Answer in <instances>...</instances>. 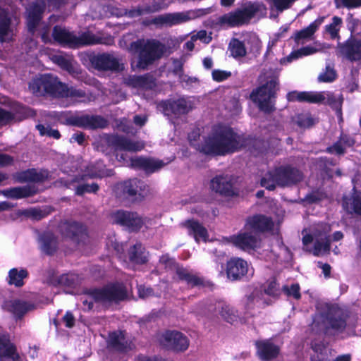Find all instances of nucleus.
Instances as JSON below:
<instances>
[{
	"mask_svg": "<svg viewBox=\"0 0 361 361\" xmlns=\"http://www.w3.org/2000/svg\"><path fill=\"white\" fill-rule=\"evenodd\" d=\"M189 233L192 235L196 241L212 240L209 238V235L205 227H190Z\"/></svg>",
	"mask_w": 361,
	"mask_h": 361,
	"instance_id": "54",
	"label": "nucleus"
},
{
	"mask_svg": "<svg viewBox=\"0 0 361 361\" xmlns=\"http://www.w3.org/2000/svg\"><path fill=\"white\" fill-rule=\"evenodd\" d=\"M245 226H274L272 218L264 214H255L248 216Z\"/></svg>",
	"mask_w": 361,
	"mask_h": 361,
	"instance_id": "41",
	"label": "nucleus"
},
{
	"mask_svg": "<svg viewBox=\"0 0 361 361\" xmlns=\"http://www.w3.org/2000/svg\"><path fill=\"white\" fill-rule=\"evenodd\" d=\"M11 18L8 11L0 6V42L3 43L8 39L12 33Z\"/></svg>",
	"mask_w": 361,
	"mask_h": 361,
	"instance_id": "35",
	"label": "nucleus"
},
{
	"mask_svg": "<svg viewBox=\"0 0 361 361\" xmlns=\"http://www.w3.org/2000/svg\"><path fill=\"white\" fill-rule=\"evenodd\" d=\"M176 274L179 280L185 281L191 287L200 286L203 283V279L197 274L183 267H177Z\"/></svg>",
	"mask_w": 361,
	"mask_h": 361,
	"instance_id": "37",
	"label": "nucleus"
},
{
	"mask_svg": "<svg viewBox=\"0 0 361 361\" xmlns=\"http://www.w3.org/2000/svg\"><path fill=\"white\" fill-rule=\"evenodd\" d=\"M4 307L18 318H21L27 312L35 309L34 303L21 300L7 301L5 302Z\"/></svg>",
	"mask_w": 361,
	"mask_h": 361,
	"instance_id": "26",
	"label": "nucleus"
},
{
	"mask_svg": "<svg viewBox=\"0 0 361 361\" xmlns=\"http://www.w3.org/2000/svg\"><path fill=\"white\" fill-rule=\"evenodd\" d=\"M14 115V119L21 121L27 119L30 117H35L36 116V111L29 106L23 105L21 104H17L13 107Z\"/></svg>",
	"mask_w": 361,
	"mask_h": 361,
	"instance_id": "42",
	"label": "nucleus"
},
{
	"mask_svg": "<svg viewBox=\"0 0 361 361\" xmlns=\"http://www.w3.org/2000/svg\"><path fill=\"white\" fill-rule=\"evenodd\" d=\"M36 193V188L30 185L11 188L4 191L5 195L15 200L32 197Z\"/></svg>",
	"mask_w": 361,
	"mask_h": 361,
	"instance_id": "33",
	"label": "nucleus"
},
{
	"mask_svg": "<svg viewBox=\"0 0 361 361\" xmlns=\"http://www.w3.org/2000/svg\"><path fill=\"white\" fill-rule=\"evenodd\" d=\"M257 354L262 360H269L276 357L279 348L269 340L256 342Z\"/></svg>",
	"mask_w": 361,
	"mask_h": 361,
	"instance_id": "31",
	"label": "nucleus"
},
{
	"mask_svg": "<svg viewBox=\"0 0 361 361\" xmlns=\"http://www.w3.org/2000/svg\"><path fill=\"white\" fill-rule=\"evenodd\" d=\"M44 11V4L35 3L31 6L27 18V30L30 33H35L37 27L42 19Z\"/></svg>",
	"mask_w": 361,
	"mask_h": 361,
	"instance_id": "28",
	"label": "nucleus"
},
{
	"mask_svg": "<svg viewBox=\"0 0 361 361\" xmlns=\"http://www.w3.org/2000/svg\"><path fill=\"white\" fill-rule=\"evenodd\" d=\"M165 165L162 160L153 158L136 157L130 160V166L135 169H141L147 173H152L160 170Z\"/></svg>",
	"mask_w": 361,
	"mask_h": 361,
	"instance_id": "17",
	"label": "nucleus"
},
{
	"mask_svg": "<svg viewBox=\"0 0 361 361\" xmlns=\"http://www.w3.org/2000/svg\"><path fill=\"white\" fill-rule=\"evenodd\" d=\"M126 83L133 88L151 90L156 86V80L151 74L146 73L142 75H130L126 79Z\"/></svg>",
	"mask_w": 361,
	"mask_h": 361,
	"instance_id": "23",
	"label": "nucleus"
},
{
	"mask_svg": "<svg viewBox=\"0 0 361 361\" xmlns=\"http://www.w3.org/2000/svg\"><path fill=\"white\" fill-rule=\"evenodd\" d=\"M210 188L216 193L226 197L227 203L228 197L238 196V192L233 188L232 179L228 175H218L213 178L210 181Z\"/></svg>",
	"mask_w": 361,
	"mask_h": 361,
	"instance_id": "15",
	"label": "nucleus"
},
{
	"mask_svg": "<svg viewBox=\"0 0 361 361\" xmlns=\"http://www.w3.org/2000/svg\"><path fill=\"white\" fill-rule=\"evenodd\" d=\"M343 102V95L341 94L339 97H336L334 93H328L326 101L323 103L329 105L331 108L336 111L337 116H339L340 121H343L342 117V104Z\"/></svg>",
	"mask_w": 361,
	"mask_h": 361,
	"instance_id": "46",
	"label": "nucleus"
},
{
	"mask_svg": "<svg viewBox=\"0 0 361 361\" xmlns=\"http://www.w3.org/2000/svg\"><path fill=\"white\" fill-rule=\"evenodd\" d=\"M118 188L125 197L135 200L143 197L142 192L146 190V183L137 178H129L118 184Z\"/></svg>",
	"mask_w": 361,
	"mask_h": 361,
	"instance_id": "14",
	"label": "nucleus"
},
{
	"mask_svg": "<svg viewBox=\"0 0 361 361\" xmlns=\"http://www.w3.org/2000/svg\"><path fill=\"white\" fill-rule=\"evenodd\" d=\"M38 241L40 243L42 250L47 254H51L56 250V239L49 230L40 232Z\"/></svg>",
	"mask_w": 361,
	"mask_h": 361,
	"instance_id": "36",
	"label": "nucleus"
},
{
	"mask_svg": "<svg viewBox=\"0 0 361 361\" xmlns=\"http://www.w3.org/2000/svg\"><path fill=\"white\" fill-rule=\"evenodd\" d=\"M61 98H69L75 103H87L90 101V96L82 89L73 86H68L65 83Z\"/></svg>",
	"mask_w": 361,
	"mask_h": 361,
	"instance_id": "30",
	"label": "nucleus"
},
{
	"mask_svg": "<svg viewBox=\"0 0 361 361\" xmlns=\"http://www.w3.org/2000/svg\"><path fill=\"white\" fill-rule=\"evenodd\" d=\"M129 49L137 58V68L145 70L163 56L166 46L156 39H137L130 44Z\"/></svg>",
	"mask_w": 361,
	"mask_h": 361,
	"instance_id": "2",
	"label": "nucleus"
},
{
	"mask_svg": "<svg viewBox=\"0 0 361 361\" xmlns=\"http://www.w3.org/2000/svg\"><path fill=\"white\" fill-rule=\"evenodd\" d=\"M78 277L74 274H62L58 279V283L61 286L71 287L78 283Z\"/></svg>",
	"mask_w": 361,
	"mask_h": 361,
	"instance_id": "61",
	"label": "nucleus"
},
{
	"mask_svg": "<svg viewBox=\"0 0 361 361\" xmlns=\"http://www.w3.org/2000/svg\"><path fill=\"white\" fill-rule=\"evenodd\" d=\"M106 142L109 147L114 149L115 152L118 150L137 152L141 149L137 142H133L122 135H109L106 138Z\"/></svg>",
	"mask_w": 361,
	"mask_h": 361,
	"instance_id": "19",
	"label": "nucleus"
},
{
	"mask_svg": "<svg viewBox=\"0 0 361 361\" xmlns=\"http://www.w3.org/2000/svg\"><path fill=\"white\" fill-rule=\"evenodd\" d=\"M87 176L91 178H102L112 176L114 173L113 169H108L102 160H98L89 165L87 168Z\"/></svg>",
	"mask_w": 361,
	"mask_h": 361,
	"instance_id": "32",
	"label": "nucleus"
},
{
	"mask_svg": "<svg viewBox=\"0 0 361 361\" xmlns=\"http://www.w3.org/2000/svg\"><path fill=\"white\" fill-rule=\"evenodd\" d=\"M252 140L250 136L238 134L230 126L219 125L204 137L199 151L206 156L224 157L246 148Z\"/></svg>",
	"mask_w": 361,
	"mask_h": 361,
	"instance_id": "1",
	"label": "nucleus"
},
{
	"mask_svg": "<svg viewBox=\"0 0 361 361\" xmlns=\"http://www.w3.org/2000/svg\"><path fill=\"white\" fill-rule=\"evenodd\" d=\"M165 345L177 351H184L189 346L188 338L182 333L172 331H167L164 335Z\"/></svg>",
	"mask_w": 361,
	"mask_h": 361,
	"instance_id": "20",
	"label": "nucleus"
},
{
	"mask_svg": "<svg viewBox=\"0 0 361 361\" xmlns=\"http://www.w3.org/2000/svg\"><path fill=\"white\" fill-rule=\"evenodd\" d=\"M311 227L305 228L302 231V244L306 250L312 252L314 256H323L330 250V238L326 231L317 229L312 231Z\"/></svg>",
	"mask_w": 361,
	"mask_h": 361,
	"instance_id": "7",
	"label": "nucleus"
},
{
	"mask_svg": "<svg viewBox=\"0 0 361 361\" xmlns=\"http://www.w3.org/2000/svg\"><path fill=\"white\" fill-rule=\"evenodd\" d=\"M54 39L63 47L74 49L75 35L59 25H55L52 30Z\"/></svg>",
	"mask_w": 361,
	"mask_h": 361,
	"instance_id": "29",
	"label": "nucleus"
},
{
	"mask_svg": "<svg viewBox=\"0 0 361 361\" xmlns=\"http://www.w3.org/2000/svg\"><path fill=\"white\" fill-rule=\"evenodd\" d=\"M92 66L97 71H120V63L116 57L108 53L92 54L89 56Z\"/></svg>",
	"mask_w": 361,
	"mask_h": 361,
	"instance_id": "16",
	"label": "nucleus"
},
{
	"mask_svg": "<svg viewBox=\"0 0 361 361\" xmlns=\"http://www.w3.org/2000/svg\"><path fill=\"white\" fill-rule=\"evenodd\" d=\"M324 16H319L312 22L307 27L300 30L295 31L294 35L291 36L290 38L293 39L298 44L302 40L311 39L312 37L317 32L319 26L324 23Z\"/></svg>",
	"mask_w": 361,
	"mask_h": 361,
	"instance_id": "27",
	"label": "nucleus"
},
{
	"mask_svg": "<svg viewBox=\"0 0 361 361\" xmlns=\"http://www.w3.org/2000/svg\"><path fill=\"white\" fill-rule=\"evenodd\" d=\"M101 44H104L102 37H97L94 34L87 31L83 32L79 37L75 35L74 49Z\"/></svg>",
	"mask_w": 361,
	"mask_h": 361,
	"instance_id": "38",
	"label": "nucleus"
},
{
	"mask_svg": "<svg viewBox=\"0 0 361 361\" xmlns=\"http://www.w3.org/2000/svg\"><path fill=\"white\" fill-rule=\"evenodd\" d=\"M271 303V301L270 300H267L264 298V294L262 291L254 290L247 297L245 306L247 312L251 315H254L262 308L265 307Z\"/></svg>",
	"mask_w": 361,
	"mask_h": 361,
	"instance_id": "21",
	"label": "nucleus"
},
{
	"mask_svg": "<svg viewBox=\"0 0 361 361\" xmlns=\"http://www.w3.org/2000/svg\"><path fill=\"white\" fill-rule=\"evenodd\" d=\"M279 89V78L272 76L264 84L252 91L250 99L257 104L260 111L270 114L276 111V99Z\"/></svg>",
	"mask_w": 361,
	"mask_h": 361,
	"instance_id": "4",
	"label": "nucleus"
},
{
	"mask_svg": "<svg viewBox=\"0 0 361 361\" xmlns=\"http://www.w3.org/2000/svg\"><path fill=\"white\" fill-rule=\"evenodd\" d=\"M144 247L140 243H136L129 250V259L136 264H144L147 261Z\"/></svg>",
	"mask_w": 361,
	"mask_h": 361,
	"instance_id": "43",
	"label": "nucleus"
},
{
	"mask_svg": "<svg viewBox=\"0 0 361 361\" xmlns=\"http://www.w3.org/2000/svg\"><path fill=\"white\" fill-rule=\"evenodd\" d=\"M316 51H317V49L313 47H310V46L303 47L298 50L292 51L287 57V60L290 62L293 59H297L303 56L311 55V54L315 53Z\"/></svg>",
	"mask_w": 361,
	"mask_h": 361,
	"instance_id": "55",
	"label": "nucleus"
},
{
	"mask_svg": "<svg viewBox=\"0 0 361 361\" xmlns=\"http://www.w3.org/2000/svg\"><path fill=\"white\" fill-rule=\"evenodd\" d=\"M350 312L336 305H327V311L324 317L328 327L342 331L346 326V319Z\"/></svg>",
	"mask_w": 361,
	"mask_h": 361,
	"instance_id": "13",
	"label": "nucleus"
},
{
	"mask_svg": "<svg viewBox=\"0 0 361 361\" xmlns=\"http://www.w3.org/2000/svg\"><path fill=\"white\" fill-rule=\"evenodd\" d=\"M127 297V291L121 283L110 284L102 289L95 290L85 298H82L85 310H90L94 301L102 303L118 302Z\"/></svg>",
	"mask_w": 361,
	"mask_h": 361,
	"instance_id": "5",
	"label": "nucleus"
},
{
	"mask_svg": "<svg viewBox=\"0 0 361 361\" xmlns=\"http://www.w3.org/2000/svg\"><path fill=\"white\" fill-rule=\"evenodd\" d=\"M111 216L113 224L120 226H142L145 224L137 212L118 209Z\"/></svg>",
	"mask_w": 361,
	"mask_h": 361,
	"instance_id": "18",
	"label": "nucleus"
},
{
	"mask_svg": "<svg viewBox=\"0 0 361 361\" xmlns=\"http://www.w3.org/2000/svg\"><path fill=\"white\" fill-rule=\"evenodd\" d=\"M296 123L300 128H310L315 124V121L310 113H304L298 115Z\"/></svg>",
	"mask_w": 361,
	"mask_h": 361,
	"instance_id": "56",
	"label": "nucleus"
},
{
	"mask_svg": "<svg viewBox=\"0 0 361 361\" xmlns=\"http://www.w3.org/2000/svg\"><path fill=\"white\" fill-rule=\"evenodd\" d=\"M300 102L310 104H319L325 101L326 97L323 92H299Z\"/></svg>",
	"mask_w": 361,
	"mask_h": 361,
	"instance_id": "47",
	"label": "nucleus"
},
{
	"mask_svg": "<svg viewBox=\"0 0 361 361\" xmlns=\"http://www.w3.org/2000/svg\"><path fill=\"white\" fill-rule=\"evenodd\" d=\"M218 309L221 317L228 322L232 323L236 320L238 317L237 312L231 305L220 302Z\"/></svg>",
	"mask_w": 361,
	"mask_h": 361,
	"instance_id": "50",
	"label": "nucleus"
},
{
	"mask_svg": "<svg viewBox=\"0 0 361 361\" xmlns=\"http://www.w3.org/2000/svg\"><path fill=\"white\" fill-rule=\"evenodd\" d=\"M342 205L347 212L361 216V190L354 187L350 197H343Z\"/></svg>",
	"mask_w": 361,
	"mask_h": 361,
	"instance_id": "25",
	"label": "nucleus"
},
{
	"mask_svg": "<svg viewBox=\"0 0 361 361\" xmlns=\"http://www.w3.org/2000/svg\"><path fill=\"white\" fill-rule=\"evenodd\" d=\"M83 227H64L65 230L62 231L65 238H70L73 241L78 243L84 240L86 234L84 232Z\"/></svg>",
	"mask_w": 361,
	"mask_h": 361,
	"instance_id": "48",
	"label": "nucleus"
},
{
	"mask_svg": "<svg viewBox=\"0 0 361 361\" xmlns=\"http://www.w3.org/2000/svg\"><path fill=\"white\" fill-rule=\"evenodd\" d=\"M336 52L351 62L361 60V39L350 34L345 41L337 44Z\"/></svg>",
	"mask_w": 361,
	"mask_h": 361,
	"instance_id": "12",
	"label": "nucleus"
},
{
	"mask_svg": "<svg viewBox=\"0 0 361 361\" xmlns=\"http://www.w3.org/2000/svg\"><path fill=\"white\" fill-rule=\"evenodd\" d=\"M27 275L25 270L21 269L18 271L17 269H12L9 271V281L10 284L15 285L17 287H20L23 285V279Z\"/></svg>",
	"mask_w": 361,
	"mask_h": 361,
	"instance_id": "53",
	"label": "nucleus"
},
{
	"mask_svg": "<svg viewBox=\"0 0 361 361\" xmlns=\"http://www.w3.org/2000/svg\"><path fill=\"white\" fill-rule=\"evenodd\" d=\"M109 342L111 345L118 350H125L127 348L125 334L123 331L112 332L109 334Z\"/></svg>",
	"mask_w": 361,
	"mask_h": 361,
	"instance_id": "52",
	"label": "nucleus"
},
{
	"mask_svg": "<svg viewBox=\"0 0 361 361\" xmlns=\"http://www.w3.org/2000/svg\"><path fill=\"white\" fill-rule=\"evenodd\" d=\"M52 61L58 65L61 69L67 71L70 74H78L77 68L74 66L72 61L62 55H54Z\"/></svg>",
	"mask_w": 361,
	"mask_h": 361,
	"instance_id": "45",
	"label": "nucleus"
},
{
	"mask_svg": "<svg viewBox=\"0 0 361 361\" xmlns=\"http://www.w3.org/2000/svg\"><path fill=\"white\" fill-rule=\"evenodd\" d=\"M336 78V71L330 65H327L325 71L319 75L318 81L320 82H332Z\"/></svg>",
	"mask_w": 361,
	"mask_h": 361,
	"instance_id": "58",
	"label": "nucleus"
},
{
	"mask_svg": "<svg viewBox=\"0 0 361 361\" xmlns=\"http://www.w3.org/2000/svg\"><path fill=\"white\" fill-rule=\"evenodd\" d=\"M232 75L231 71L214 69L212 72V80L217 82H221L226 80Z\"/></svg>",
	"mask_w": 361,
	"mask_h": 361,
	"instance_id": "64",
	"label": "nucleus"
},
{
	"mask_svg": "<svg viewBox=\"0 0 361 361\" xmlns=\"http://www.w3.org/2000/svg\"><path fill=\"white\" fill-rule=\"evenodd\" d=\"M159 107L165 116L179 118L193 109L194 103L189 98L182 96L162 100L159 102Z\"/></svg>",
	"mask_w": 361,
	"mask_h": 361,
	"instance_id": "9",
	"label": "nucleus"
},
{
	"mask_svg": "<svg viewBox=\"0 0 361 361\" xmlns=\"http://www.w3.org/2000/svg\"><path fill=\"white\" fill-rule=\"evenodd\" d=\"M346 23L350 34L361 39V19L355 18L352 13H348Z\"/></svg>",
	"mask_w": 361,
	"mask_h": 361,
	"instance_id": "49",
	"label": "nucleus"
},
{
	"mask_svg": "<svg viewBox=\"0 0 361 361\" xmlns=\"http://www.w3.org/2000/svg\"><path fill=\"white\" fill-rule=\"evenodd\" d=\"M36 128L42 136L47 135L56 140H59L61 137L60 132L57 129H52L49 126L45 127L42 124H38L36 126Z\"/></svg>",
	"mask_w": 361,
	"mask_h": 361,
	"instance_id": "60",
	"label": "nucleus"
},
{
	"mask_svg": "<svg viewBox=\"0 0 361 361\" xmlns=\"http://www.w3.org/2000/svg\"><path fill=\"white\" fill-rule=\"evenodd\" d=\"M262 232H265L272 227H262ZM261 231L252 230L248 232L240 233L237 235L230 237L229 239L226 238L227 241L231 242L234 246L245 251L254 250L260 245Z\"/></svg>",
	"mask_w": 361,
	"mask_h": 361,
	"instance_id": "10",
	"label": "nucleus"
},
{
	"mask_svg": "<svg viewBox=\"0 0 361 361\" xmlns=\"http://www.w3.org/2000/svg\"><path fill=\"white\" fill-rule=\"evenodd\" d=\"M334 165V160L331 158H328L326 157H320L318 161V166L319 170L326 174H329L331 171L329 166Z\"/></svg>",
	"mask_w": 361,
	"mask_h": 361,
	"instance_id": "63",
	"label": "nucleus"
},
{
	"mask_svg": "<svg viewBox=\"0 0 361 361\" xmlns=\"http://www.w3.org/2000/svg\"><path fill=\"white\" fill-rule=\"evenodd\" d=\"M17 354L16 347L10 342L8 336L2 335L0 338V360L7 361Z\"/></svg>",
	"mask_w": 361,
	"mask_h": 361,
	"instance_id": "40",
	"label": "nucleus"
},
{
	"mask_svg": "<svg viewBox=\"0 0 361 361\" xmlns=\"http://www.w3.org/2000/svg\"><path fill=\"white\" fill-rule=\"evenodd\" d=\"M248 270L246 261L240 258H233L227 262L226 274L229 279L238 280L244 276Z\"/></svg>",
	"mask_w": 361,
	"mask_h": 361,
	"instance_id": "24",
	"label": "nucleus"
},
{
	"mask_svg": "<svg viewBox=\"0 0 361 361\" xmlns=\"http://www.w3.org/2000/svg\"><path fill=\"white\" fill-rule=\"evenodd\" d=\"M16 214L18 217H23L26 219L39 221L47 217L49 212L39 207H31L25 209H18Z\"/></svg>",
	"mask_w": 361,
	"mask_h": 361,
	"instance_id": "39",
	"label": "nucleus"
},
{
	"mask_svg": "<svg viewBox=\"0 0 361 361\" xmlns=\"http://www.w3.org/2000/svg\"><path fill=\"white\" fill-rule=\"evenodd\" d=\"M304 174L297 167L290 164L276 166L267 172L261 178L260 185L269 191H273L276 186L281 188L290 187L300 183Z\"/></svg>",
	"mask_w": 361,
	"mask_h": 361,
	"instance_id": "3",
	"label": "nucleus"
},
{
	"mask_svg": "<svg viewBox=\"0 0 361 361\" xmlns=\"http://www.w3.org/2000/svg\"><path fill=\"white\" fill-rule=\"evenodd\" d=\"M168 7L164 0L153 1L151 4H146L142 7L139 6L136 9L130 11L131 16H140L145 14H149L159 12Z\"/></svg>",
	"mask_w": 361,
	"mask_h": 361,
	"instance_id": "34",
	"label": "nucleus"
},
{
	"mask_svg": "<svg viewBox=\"0 0 361 361\" xmlns=\"http://www.w3.org/2000/svg\"><path fill=\"white\" fill-rule=\"evenodd\" d=\"M190 19L188 15L184 13H169L154 17L151 20L149 24L156 25H168L172 26L184 22H187Z\"/></svg>",
	"mask_w": 361,
	"mask_h": 361,
	"instance_id": "22",
	"label": "nucleus"
},
{
	"mask_svg": "<svg viewBox=\"0 0 361 361\" xmlns=\"http://www.w3.org/2000/svg\"><path fill=\"white\" fill-rule=\"evenodd\" d=\"M342 23V18L335 16L332 18V22L325 26V31L330 35L332 39L340 38L339 31Z\"/></svg>",
	"mask_w": 361,
	"mask_h": 361,
	"instance_id": "51",
	"label": "nucleus"
},
{
	"mask_svg": "<svg viewBox=\"0 0 361 361\" xmlns=\"http://www.w3.org/2000/svg\"><path fill=\"white\" fill-rule=\"evenodd\" d=\"M259 10L260 5L258 3L249 1L243 7L238 8L220 16L218 23L221 25H226L229 27L248 25Z\"/></svg>",
	"mask_w": 361,
	"mask_h": 361,
	"instance_id": "6",
	"label": "nucleus"
},
{
	"mask_svg": "<svg viewBox=\"0 0 361 361\" xmlns=\"http://www.w3.org/2000/svg\"><path fill=\"white\" fill-rule=\"evenodd\" d=\"M326 192L321 189H316L306 195L304 200L308 204L317 203L326 198Z\"/></svg>",
	"mask_w": 361,
	"mask_h": 361,
	"instance_id": "57",
	"label": "nucleus"
},
{
	"mask_svg": "<svg viewBox=\"0 0 361 361\" xmlns=\"http://www.w3.org/2000/svg\"><path fill=\"white\" fill-rule=\"evenodd\" d=\"M99 190V186L97 183L92 184H81L76 187L75 195L82 196L85 193H97Z\"/></svg>",
	"mask_w": 361,
	"mask_h": 361,
	"instance_id": "59",
	"label": "nucleus"
},
{
	"mask_svg": "<svg viewBox=\"0 0 361 361\" xmlns=\"http://www.w3.org/2000/svg\"><path fill=\"white\" fill-rule=\"evenodd\" d=\"M49 173L48 170L37 171L35 169H31V180L32 183H43L48 179Z\"/></svg>",
	"mask_w": 361,
	"mask_h": 361,
	"instance_id": "62",
	"label": "nucleus"
},
{
	"mask_svg": "<svg viewBox=\"0 0 361 361\" xmlns=\"http://www.w3.org/2000/svg\"><path fill=\"white\" fill-rule=\"evenodd\" d=\"M65 123L85 130H95L104 128L107 126V121L100 115L83 114L66 118Z\"/></svg>",
	"mask_w": 361,
	"mask_h": 361,
	"instance_id": "11",
	"label": "nucleus"
},
{
	"mask_svg": "<svg viewBox=\"0 0 361 361\" xmlns=\"http://www.w3.org/2000/svg\"><path fill=\"white\" fill-rule=\"evenodd\" d=\"M64 85L56 76L43 74L29 83V89L36 96L49 95L61 99Z\"/></svg>",
	"mask_w": 361,
	"mask_h": 361,
	"instance_id": "8",
	"label": "nucleus"
},
{
	"mask_svg": "<svg viewBox=\"0 0 361 361\" xmlns=\"http://www.w3.org/2000/svg\"><path fill=\"white\" fill-rule=\"evenodd\" d=\"M231 55L235 58H242L246 56L247 50L245 43L237 38H232L228 44Z\"/></svg>",
	"mask_w": 361,
	"mask_h": 361,
	"instance_id": "44",
	"label": "nucleus"
}]
</instances>
